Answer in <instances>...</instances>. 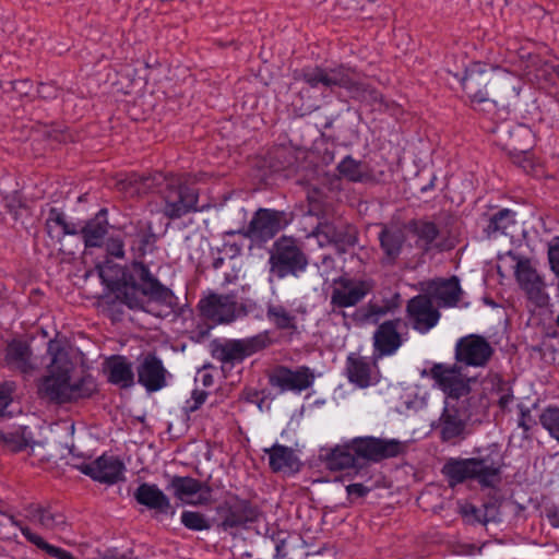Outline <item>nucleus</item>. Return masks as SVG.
I'll return each instance as SVG.
<instances>
[{"label":"nucleus","mask_w":559,"mask_h":559,"mask_svg":"<svg viewBox=\"0 0 559 559\" xmlns=\"http://www.w3.org/2000/svg\"><path fill=\"white\" fill-rule=\"evenodd\" d=\"M83 358V353L66 341L50 340L47 348V374L40 391L50 400L60 403L90 395L94 389L93 382L79 370Z\"/></svg>","instance_id":"obj_1"},{"label":"nucleus","mask_w":559,"mask_h":559,"mask_svg":"<svg viewBox=\"0 0 559 559\" xmlns=\"http://www.w3.org/2000/svg\"><path fill=\"white\" fill-rule=\"evenodd\" d=\"M97 270L108 290L115 293L117 299L130 310L151 312L145 306L146 300L162 301L170 296V290L160 285L141 262L132 264L129 278L122 267L108 261L98 265Z\"/></svg>","instance_id":"obj_2"},{"label":"nucleus","mask_w":559,"mask_h":559,"mask_svg":"<svg viewBox=\"0 0 559 559\" xmlns=\"http://www.w3.org/2000/svg\"><path fill=\"white\" fill-rule=\"evenodd\" d=\"M463 88L473 103H483L492 98L493 103H503L516 98L520 94V79L500 68L487 69L481 63L473 64L462 82Z\"/></svg>","instance_id":"obj_3"},{"label":"nucleus","mask_w":559,"mask_h":559,"mask_svg":"<svg viewBox=\"0 0 559 559\" xmlns=\"http://www.w3.org/2000/svg\"><path fill=\"white\" fill-rule=\"evenodd\" d=\"M501 461L498 453L485 457L451 459L442 472L451 486L466 479H476L484 486H491L498 480Z\"/></svg>","instance_id":"obj_4"},{"label":"nucleus","mask_w":559,"mask_h":559,"mask_svg":"<svg viewBox=\"0 0 559 559\" xmlns=\"http://www.w3.org/2000/svg\"><path fill=\"white\" fill-rule=\"evenodd\" d=\"M430 298L417 296L408 302V314H437L432 304L442 307H463L467 305L465 293L456 277L435 281L429 285Z\"/></svg>","instance_id":"obj_5"},{"label":"nucleus","mask_w":559,"mask_h":559,"mask_svg":"<svg viewBox=\"0 0 559 559\" xmlns=\"http://www.w3.org/2000/svg\"><path fill=\"white\" fill-rule=\"evenodd\" d=\"M433 381V385L440 389L449 399H460L471 392L472 378L462 372L457 365L433 364L429 370L421 373Z\"/></svg>","instance_id":"obj_6"},{"label":"nucleus","mask_w":559,"mask_h":559,"mask_svg":"<svg viewBox=\"0 0 559 559\" xmlns=\"http://www.w3.org/2000/svg\"><path fill=\"white\" fill-rule=\"evenodd\" d=\"M307 264L306 257L294 239L282 237L274 243L270 257V271L273 275L283 278L304 271Z\"/></svg>","instance_id":"obj_7"},{"label":"nucleus","mask_w":559,"mask_h":559,"mask_svg":"<svg viewBox=\"0 0 559 559\" xmlns=\"http://www.w3.org/2000/svg\"><path fill=\"white\" fill-rule=\"evenodd\" d=\"M267 344V338L264 335L225 343H214L212 345V356L223 364H235L265 348Z\"/></svg>","instance_id":"obj_8"},{"label":"nucleus","mask_w":559,"mask_h":559,"mask_svg":"<svg viewBox=\"0 0 559 559\" xmlns=\"http://www.w3.org/2000/svg\"><path fill=\"white\" fill-rule=\"evenodd\" d=\"M493 354L491 345L481 336L467 335L455 345V360L471 367H484Z\"/></svg>","instance_id":"obj_9"},{"label":"nucleus","mask_w":559,"mask_h":559,"mask_svg":"<svg viewBox=\"0 0 559 559\" xmlns=\"http://www.w3.org/2000/svg\"><path fill=\"white\" fill-rule=\"evenodd\" d=\"M354 449L358 459L378 462L397 456L403 451V444L395 439L365 437L354 439Z\"/></svg>","instance_id":"obj_10"},{"label":"nucleus","mask_w":559,"mask_h":559,"mask_svg":"<svg viewBox=\"0 0 559 559\" xmlns=\"http://www.w3.org/2000/svg\"><path fill=\"white\" fill-rule=\"evenodd\" d=\"M345 370L348 381L360 389L376 385L381 378L377 358L370 360L355 353L347 356Z\"/></svg>","instance_id":"obj_11"},{"label":"nucleus","mask_w":559,"mask_h":559,"mask_svg":"<svg viewBox=\"0 0 559 559\" xmlns=\"http://www.w3.org/2000/svg\"><path fill=\"white\" fill-rule=\"evenodd\" d=\"M79 469L97 481L114 484L122 478L124 466L115 456L102 455L93 462L82 463Z\"/></svg>","instance_id":"obj_12"},{"label":"nucleus","mask_w":559,"mask_h":559,"mask_svg":"<svg viewBox=\"0 0 559 559\" xmlns=\"http://www.w3.org/2000/svg\"><path fill=\"white\" fill-rule=\"evenodd\" d=\"M515 276L520 286L526 292L530 299L537 305H545L547 302V295L545 294V285L532 267L527 260H520L516 264Z\"/></svg>","instance_id":"obj_13"},{"label":"nucleus","mask_w":559,"mask_h":559,"mask_svg":"<svg viewBox=\"0 0 559 559\" xmlns=\"http://www.w3.org/2000/svg\"><path fill=\"white\" fill-rule=\"evenodd\" d=\"M314 380V376L308 367H300L290 370L285 367L278 368L271 378L273 385L282 391H304L308 389Z\"/></svg>","instance_id":"obj_14"},{"label":"nucleus","mask_w":559,"mask_h":559,"mask_svg":"<svg viewBox=\"0 0 559 559\" xmlns=\"http://www.w3.org/2000/svg\"><path fill=\"white\" fill-rule=\"evenodd\" d=\"M282 217L276 211L260 210L252 218L248 234L258 241H266L282 229Z\"/></svg>","instance_id":"obj_15"},{"label":"nucleus","mask_w":559,"mask_h":559,"mask_svg":"<svg viewBox=\"0 0 559 559\" xmlns=\"http://www.w3.org/2000/svg\"><path fill=\"white\" fill-rule=\"evenodd\" d=\"M369 290V285L361 281L340 278L335 282L332 302L338 307L356 305Z\"/></svg>","instance_id":"obj_16"},{"label":"nucleus","mask_w":559,"mask_h":559,"mask_svg":"<svg viewBox=\"0 0 559 559\" xmlns=\"http://www.w3.org/2000/svg\"><path fill=\"white\" fill-rule=\"evenodd\" d=\"M467 418L468 415L465 411H459L454 405L447 401L443 413L440 417L441 438L444 441H449L462 436Z\"/></svg>","instance_id":"obj_17"},{"label":"nucleus","mask_w":559,"mask_h":559,"mask_svg":"<svg viewBox=\"0 0 559 559\" xmlns=\"http://www.w3.org/2000/svg\"><path fill=\"white\" fill-rule=\"evenodd\" d=\"M269 455V465L273 472L296 473L300 468V461L292 448L274 444L265 449Z\"/></svg>","instance_id":"obj_18"},{"label":"nucleus","mask_w":559,"mask_h":559,"mask_svg":"<svg viewBox=\"0 0 559 559\" xmlns=\"http://www.w3.org/2000/svg\"><path fill=\"white\" fill-rule=\"evenodd\" d=\"M105 370L110 383L119 388H130L134 383L132 364L122 356H112L105 362Z\"/></svg>","instance_id":"obj_19"},{"label":"nucleus","mask_w":559,"mask_h":559,"mask_svg":"<svg viewBox=\"0 0 559 559\" xmlns=\"http://www.w3.org/2000/svg\"><path fill=\"white\" fill-rule=\"evenodd\" d=\"M139 382L148 391H157L165 384V370L154 356L143 359L138 369Z\"/></svg>","instance_id":"obj_20"},{"label":"nucleus","mask_w":559,"mask_h":559,"mask_svg":"<svg viewBox=\"0 0 559 559\" xmlns=\"http://www.w3.org/2000/svg\"><path fill=\"white\" fill-rule=\"evenodd\" d=\"M400 345L401 337L396 331L395 321L384 322L373 335V346L378 357L394 354Z\"/></svg>","instance_id":"obj_21"},{"label":"nucleus","mask_w":559,"mask_h":559,"mask_svg":"<svg viewBox=\"0 0 559 559\" xmlns=\"http://www.w3.org/2000/svg\"><path fill=\"white\" fill-rule=\"evenodd\" d=\"M177 497L186 503L206 504L211 501V489L189 477L177 478Z\"/></svg>","instance_id":"obj_22"},{"label":"nucleus","mask_w":559,"mask_h":559,"mask_svg":"<svg viewBox=\"0 0 559 559\" xmlns=\"http://www.w3.org/2000/svg\"><path fill=\"white\" fill-rule=\"evenodd\" d=\"M5 362L10 368L24 373L37 367L36 361L32 358L28 345L21 341H13L8 345Z\"/></svg>","instance_id":"obj_23"},{"label":"nucleus","mask_w":559,"mask_h":559,"mask_svg":"<svg viewBox=\"0 0 559 559\" xmlns=\"http://www.w3.org/2000/svg\"><path fill=\"white\" fill-rule=\"evenodd\" d=\"M107 210L102 209L81 229L86 247H100L108 231Z\"/></svg>","instance_id":"obj_24"},{"label":"nucleus","mask_w":559,"mask_h":559,"mask_svg":"<svg viewBox=\"0 0 559 559\" xmlns=\"http://www.w3.org/2000/svg\"><path fill=\"white\" fill-rule=\"evenodd\" d=\"M134 497L139 503L159 513L167 512L170 508V500L156 485L142 484L138 487Z\"/></svg>","instance_id":"obj_25"},{"label":"nucleus","mask_w":559,"mask_h":559,"mask_svg":"<svg viewBox=\"0 0 559 559\" xmlns=\"http://www.w3.org/2000/svg\"><path fill=\"white\" fill-rule=\"evenodd\" d=\"M358 460L356 449H354V440L350 443L334 447L325 455L326 467L331 471L354 467Z\"/></svg>","instance_id":"obj_26"},{"label":"nucleus","mask_w":559,"mask_h":559,"mask_svg":"<svg viewBox=\"0 0 559 559\" xmlns=\"http://www.w3.org/2000/svg\"><path fill=\"white\" fill-rule=\"evenodd\" d=\"M0 445L7 451L19 452L28 448L34 450L37 443L34 442L33 436L26 427H17L9 430H0Z\"/></svg>","instance_id":"obj_27"},{"label":"nucleus","mask_w":559,"mask_h":559,"mask_svg":"<svg viewBox=\"0 0 559 559\" xmlns=\"http://www.w3.org/2000/svg\"><path fill=\"white\" fill-rule=\"evenodd\" d=\"M27 518L31 523L40 526L46 531L60 532L66 527V519L62 514L55 513L49 509L35 507L29 510Z\"/></svg>","instance_id":"obj_28"},{"label":"nucleus","mask_w":559,"mask_h":559,"mask_svg":"<svg viewBox=\"0 0 559 559\" xmlns=\"http://www.w3.org/2000/svg\"><path fill=\"white\" fill-rule=\"evenodd\" d=\"M233 297L228 295L209 294L199 302L202 314H229L235 311Z\"/></svg>","instance_id":"obj_29"},{"label":"nucleus","mask_w":559,"mask_h":559,"mask_svg":"<svg viewBox=\"0 0 559 559\" xmlns=\"http://www.w3.org/2000/svg\"><path fill=\"white\" fill-rule=\"evenodd\" d=\"M11 522L13 525H15L16 527H19L21 530L22 534L29 543L34 544L39 549L46 551L51 557H55L57 559H76L73 557V555L71 552H69L62 548H59V547L48 544L47 542H45V539L40 535L34 533L29 527L23 526L20 522H17L13 518H11Z\"/></svg>","instance_id":"obj_30"},{"label":"nucleus","mask_w":559,"mask_h":559,"mask_svg":"<svg viewBox=\"0 0 559 559\" xmlns=\"http://www.w3.org/2000/svg\"><path fill=\"white\" fill-rule=\"evenodd\" d=\"M46 228L51 237H63L67 235L78 234L76 225L68 222L66 215L56 207H52L49 211V216L46 221Z\"/></svg>","instance_id":"obj_31"},{"label":"nucleus","mask_w":559,"mask_h":559,"mask_svg":"<svg viewBox=\"0 0 559 559\" xmlns=\"http://www.w3.org/2000/svg\"><path fill=\"white\" fill-rule=\"evenodd\" d=\"M305 80L311 85L323 84L325 86L344 85L347 86V80L340 71L333 70L325 72L320 69L305 73Z\"/></svg>","instance_id":"obj_32"},{"label":"nucleus","mask_w":559,"mask_h":559,"mask_svg":"<svg viewBox=\"0 0 559 559\" xmlns=\"http://www.w3.org/2000/svg\"><path fill=\"white\" fill-rule=\"evenodd\" d=\"M516 225L514 213L510 210H502L496 214L489 225L492 231H500L504 235H512Z\"/></svg>","instance_id":"obj_33"},{"label":"nucleus","mask_w":559,"mask_h":559,"mask_svg":"<svg viewBox=\"0 0 559 559\" xmlns=\"http://www.w3.org/2000/svg\"><path fill=\"white\" fill-rule=\"evenodd\" d=\"M310 237L317 240L318 247L320 248L344 241L337 233L336 227L330 223L320 224Z\"/></svg>","instance_id":"obj_34"},{"label":"nucleus","mask_w":559,"mask_h":559,"mask_svg":"<svg viewBox=\"0 0 559 559\" xmlns=\"http://www.w3.org/2000/svg\"><path fill=\"white\" fill-rule=\"evenodd\" d=\"M381 246L389 257H395L402 247L404 236L401 230H383L380 235Z\"/></svg>","instance_id":"obj_35"},{"label":"nucleus","mask_w":559,"mask_h":559,"mask_svg":"<svg viewBox=\"0 0 559 559\" xmlns=\"http://www.w3.org/2000/svg\"><path fill=\"white\" fill-rule=\"evenodd\" d=\"M543 427L559 442V408L548 407L539 417Z\"/></svg>","instance_id":"obj_36"},{"label":"nucleus","mask_w":559,"mask_h":559,"mask_svg":"<svg viewBox=\"0 0 559 559\" xmlns=\"http://www.w3.org/2000/svg\"><path fill=\"white\" fill-rule=\"evenodd\" d=\"M340 174L352 181H359L364 178V171L358 162L352 157L344 158L338 165Z\"/></svg>","instance_id":"obj_37"},{"label":"nucleus","mask_w":559,"mask_h":559,"mask_svg":"<svg viewBox=\"0 0 559 559\" xmlns=\"http://www.w3.org/2000/svg\"><path fill=\"white\" fill-rule=\"evenodd\" d=\"M182 524L193 531H203L210 528L209 520L199 512L185 511L181 514Z\"/></svg>","instance_id":"obj_38"},{"label":"nucleus","mask_w":559,"mask_h":559,"mask_svg":"<svg viewBox=\"0 0 559 559\" xmlns=\"http://www.w3.org/2000/svg\"><path fill=\"white\" fill-rule=\"evenodd\" d=\"M510 135L513 139V147L515 150H520L521 152L526 151V145H521V142L530 144L533 138L531 129L523 124L514 127V129L510 132Z\"/></svg>","instance_id":"obj_39"},{"label":"nucleus","mask_w":559,"mask_h":559,"mask_svg":"<svg viewBox=\"0 0 559 559\" xmlns=\"http://www.w3.org/2000/svg\"><path fill=\"white\" fill-rule=\"evenodd\" d=\"M414 233L424 245H428L437 237L438 230L432 223H419L415 225Z\"/></svg>","instance_id":"obj_40"},{"label":"nucleus","mask_w":559,"mask_h":559,"mask_svg":"<svg viewBox=\"0 0 559 559\" xmlns=\"http://www.w3.org/2000/svg\"><path fill=\"white\" fill-rule=\"evenodd\" d=\"M142 180L143 178L138 176L121 179L117 182V188L119 191H122L128 195L133 197L141 192L140 183Z\"/></svg>","instance_id":"obj_41"},{"label":"nucleus","mask_w":559,"mask_h":559,"mask_svg":"<svg viewBox=\"0 0 559 559\" xmlns=\"http://www.w3.org/2000/svg\"><path fill=\"white\" fill-rule=\"evenodd\" d=\"M459 511L466 522L481 523V508H476L468 502H462L459 503Z\"/></svg>","instance_id":"obj_42"},{"label":"nucleus","mask_w":559,"mask_h":559,"mask_svg":"<svg viewBox=\"0 0 559 559\" xmlns=\"http://www.w3.org/2000/svg\"><path fill=\"white\" fill-rule=\"evenodd\" d=\"M198 202V194L193 189H187L180 192V202L177 203V213L180 211H189L195 207Z\"/></svg>","instance_id":"obj_43"},{"label":"nucleus","mask_w":559,"mask_h":559,"mask_svg":"<svg viewBox=\"0 0 559 559\" xmlns=\"http://www.w3.org/2000/svg\"><path fill=\"white\" fill-rule=\"evenodd\" d=\"M548 260L552 272L559 276V237L554 238L549 242Z\"/></svg>","instance_id":"obj_44"},{"label":"nucleus","mask_w":559,"mask_h":559,"mask_svg":"<svg viewBox=\"0 0 559 559\" xmlns=\"http://www.w3.org/2000/svg\"><path fill=\"white\" fill-rule=\"evenodd\" d=\"M481 510V524L487 525L500 520V511L496 503L484 504Z\"/></svg>","instance_id":"obj_45"},{"label":"nucleus","mask_w":559,"mask_h":559,"mask_svg":"<svg viewBox=\"0 0 559 559\" xmlns=\"http://www.w3.org/2000/svg\"><path fill=\"white\" fill-rule=\"evenodd\" d=\"M413 318V326L418 330L420 333H425L433 328L439 317H412Z\"/></svg>","instance_id":"obj_46"},{"label":"nucleus","mask_w":559,"mask_h":559,"mask_svg":"<svg viewBox=\"0 0 559 559\" xmlns=\"http://www.w3.org/2000/svg\"><path fill=\"white\" fill-rule=\"evenodd\" d=\"M123 241L120 238L111 237L106 242V250L110 255H114L116 258H123L124 250H123Z\"/></svg>","instance_id":"obj_47"},{"label":"nucleus","mask_w":559,"mask_h":559,"mask_svg":"<svg viewBox=\"0 0 559 559\" xmlns=\"http://www.w3.org/2000/svg\"><path fill=\"white\" fill-rule=\"evenodd\" d=\"M13 386L11 384L0 385V415H2L5 408L12 401Z\"/></svg>","instance_id":"obj_48"},{"label":"nucleus","mask_w":559,"mask_h":559,"mask_svg":"<svg viewBox=\"0 0 559 559\" xmlns=\"http://www.w3.org/2000/svg\"><path fill=\"white\" fill-rule=\"evenodd\" d=\"M346 491L349 496L364 497L370 491V488L362 484H350L346 487Z\"/></svg>","instance_id":"obj_49"},{"label":"nucleus","mask_w":559,"mask_h":559,"mask_svg":"<svg viewBox=\"0 0 559 559\" xmlns=\"http://www.w3.org/2000/svg\"><path fill=\"white\" fill-rule=\"evenodd\" d=\"M205 397H206V393L204 391L194 390L192 392V396H191L192 404L189 405V408L191 411L197 409L199 406H201L204 403Z\"/></svg>","instance_id":"obj_50"},{"label":"nucleus","mask_w":559,"mask_h":559,"mask_svg":"<svg viewBox=\"0 0 559 559\" xmlns=\"http://www.w3.org/2000/svg\"><path fill=\"white\" fill-rule=\"evenodd\" d=\"M12 88L21 95H28L32 84L28 81L12 82Z\"/></svg>","instance_id":"obj_51"},{"label":"nucleus","mask_w":559,"mask_h":559,"mask_svg":"<svg viewBox=\"0 0 559 559\" xmlns=\"http://www.w3.org/2000/svg\"><path fill=\"white\" fill-rule=\"evenodd\" d=\"M546 518L552 527L559 528V507L547 510Z\"/></svg>","instance_id":"obj_52"},{"label":"nucleus","mask_w":559,"mask_h":559,"mask_svg":"<svg viewBox=\"0 0 559 559\" xmlns=\"http://www.w3.org/2000/svg\"><path fill=\"white\" fill-rule=\"evenodd\" d=\"M195 382H201L204 386H211L213 384V376L206 370H200L195 377Z\"/></svg>","instance_id":"obj_53"},{"label":"nucleus","mask_w":559,"mask_h":559,"mask_svg":"<svg viewBox=\"0 0 559 559\" xmlns=\"http://www.w3.org/2000/svg\"><path fill=\"white\" fill-rule=\"evenodd\" d=\"M531 416L528 412L521 411V418L519 420V426L523 428L524 432H527L531 428Z\"/></svg>","instance_id":"obj_54"},{"label":"nucleus","mask_w":559,"mask_h":559,"mask_svg":"<svg viewBox=\"0 0 559 559\" xmlns=\"http://www.w3.org/2000/svg\"><path fill=\"white\" fill-rule=\"evenodd\" d=\"M275 323L280 329L286 330L292 329V317H275Z\"/></svg>","instance_id":"obj_55"},{"label":"nucleus","mask_w":559,"mask_h":559,"mask_svg":"<svg viewBox=\"0 0 559 559\" xmlns=\"http://www.w3.org/2000/svg\"><path fill=\"white\" fill-rule=\"evenodd\" d=\"M243 522V520L241 519H234L233 516H228L226 520H225V524L226 525H229V526H235V525H239Z\"/></svg>","instance_id":"obj_56"},{"label":"nucleus","mask_w":559,"mask_h":559,"mask_svg":"<svg viewBox=\"0 0 559 559\" xmlns=\"http://www.w3.org/2000/svg\"><path fill=\"white\" fill-rule=\"evenodd\" d=\"M511 400H512L511 395H503L500 397L499 404L501 407H506Z\"/></svg>","instance_id":"obj_57"},{"label":"nucleus","mask_w":559,"mask_h":559,"mask_svg":"<svg viewBox=\"0 0 559 559\" xmlns=\"http://www.w3.org/2000/svg\"><path fill=\"white\" fill-rule=\"evenodd\" d=\"M46 88H49V86H48V85H45V84H41V85H40L39 94H40L41 96H44V97H46V94H47Z\"/></svg>","instance_id":"obj_58"},{"label":"nucleus","mask_w":559,"mask_h":559,"mask_svg":"<svg viewBox=\"0 0 559 559\" xmlns=\"http://www.w3.org/2000/svg\"><path fill=\"white\" fill-rule=\"evenodd\" d=\"M474 549H475V547L473 545H468L467 549L465 551H463V554L472 555V554H474Z\"/></svg>","instance_id":"obj_59"},{"label":"nucleus","mask_w":559,"mask_h":559,"mask_svg":"<svg viewBox=\"0 0 559 559\" xmlns=\"http://www.w3.org/2000/svg\"><path fill=\"white\" fill-rule=\"evenodd\" d=\"M231 318L233 317H221L218 322L219 323H229V322H231V320H230Z\"/></svg>","instance_id":"obj_60"},{"label":"nucleus","mask_w":559,"mask_h":559,"mask_svg":"<svg viewBox=\"0 0 559 559\" xmlns=\"http://www.w3.org/2000/svg\"><path fill=\"white\" fill-rule=\"evenodd\" d=\"M347 243L352 245L354 242V239L353 237H349L347 240H346Z\"/></svg>","instance_id":"obj_61"},{"label":"nucleus","mask_w":559,"mask_h":559,"mask_svg":"<svg viewBox=\"0 0 559 559\" xmlns=\"http://www.w3.org/2000/svg\"><path fill=\"white\" fill-rule=\"evenodd\" d=\"M551 318H552V319H555L556 324H557V325H558V328H559V317H551Z\"/></svg>","instance_id":"obj_62"},{"label":"nucleus","mask_w":559,"mask_h":559,"mask_svg":"<svg viewBox=\"0 0 559 559\" xmlns=\"http://www.w3.org/2000/svg\"><path fill=\"white\" fill-rule=\"evenodd\" d=\"M522 167H523L524 170L528 171V166L522 165Z\"/></svg>","instance_id":"obj_63"}]
</instances>
